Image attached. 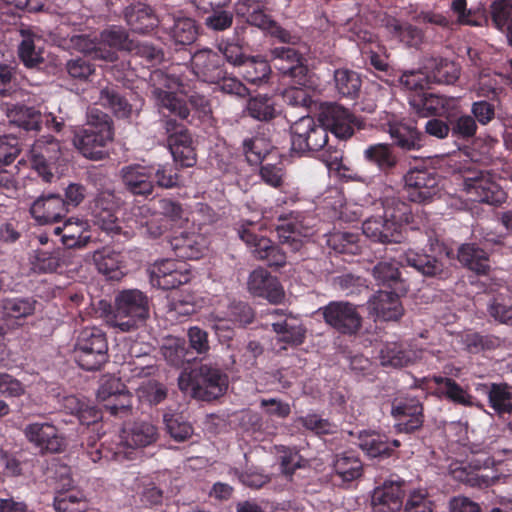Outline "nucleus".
<instances>
[{
  "mask_svg": "<svg viewBox=\"0 0 512 512\" xmlns=\"http://www.w3.org/2000/svg\"><path fill=\"white\" fill-rule=\"evenodd\" d=\"M400 83L408 90L416 94L429 87L432 83L429 72L424 69V63L418 70L405 71L400 77Z\"/></svg>",
  "mask_w": 512,
  "mask_h": 512,
  "instance_id": "61",
  "label": "nucleus"
},
{
  "mask_svg": "<svg viewBox=\"0 0 512 512\" xmlns=\"http://www.w3.org/2000/svg\"><path fill=\"white\" fill-rule=\"evenodd\" d=\"M400 263L414 268L424 276L435 277L443 273V264L435 257L414 250L405 252Z\"/></svg>",
  "mask_w": 512,
  "mask_h": 512,
  "instance_id": "39",
  "label": "nucleus"
},
{
  "mask_svg": "<svg viewBox=\"0 0 512 512\" xmlns=\"http://www.w3.org/2000/svg\"><path fill=\"white\" fill-rule=\"evenodd\" d=\"M466 349L471 353H478L484 350H493L500 346V338L492 335H480L478 333H467L463 337Z\"/></svg>",
  "mask_w": 512,
  "mask_h": 512,
  "instance_id": "62",
  "label": "nucleus"
},
{
  "mask_svg": "<svg viewBox=\"0 0 512 512\" xmlns=\"http://www.w3.org/2000/svg\"><path fill=\"white\" fill-rule=\"evenodd\" d=\"M123 388L119 379L110 378L105 381L98 390L97 397L102 401L115 398V400H110L105 404V408L112 415L116 416L121 413H127L131 406L129 396L123 393Z\"/></svg>",
  "mask_w": 512,
  "mask_h": 512,
  "instance_id": "31",
  "label": "nucleus"
},
{
  "mask_svg": "<svg viewBox=\"0 0 512 512\" xmlns=\"http://www.w3.org/2000/svg\"><path fill=\"white\" fill-rule=\"evenodd\" d=\"M112 138L113 133L108 117L102 114L100 122L77 133L73 143L84 157L99 160L104 156L103 148Z\"/></svg>",
  "mask_w": 512,
  "mask_h": 512,
  "instance_id": "9",
  "label": "nucleus"
},
{
  "mask_svg": "<svg viewBox=\"0 0 512 512\" xmlns=\"http://www.w3.org/2000/svg\"><path fill=\"white\" fill-rule=\"evenodd\" d=\"M382 366L404 367L422 357V351L408 349L402 343H388L380 350Z\"/></svg>",
  "mask_w": 512,
  "mask_h": 512,
  "instance_id": "34",
  "label": "nucleus"
},
{
  "mask_svg": "<svg viewBox=\"0 0 512 512\" xmlns=\"http://www.w3.org/2000/svg\"><path fill=\"white\" fill-rule=\"evenodd\" d=\"M492 21L495 27L504 32L512 25V0H498L491 5Z\"/></svg>",
  "mask_w": 512,
  "mask_h": 512,
  "instance_id": "64",
  "label": "nucleus"
},
{
  "mask_svg": "<svg viewBox=\"0 0 512 512\" xmlns=\"http://www.w3.org/2000/svg\"><path fill=\"white\" fill-rule=\"evenodd\" d=\"M383 215H375L362 224L363 234L374 242H400L402 228L410 221L409 207L396 198H386L381 202Z\"/></svg>",
  "mask_w": 512,
  "mask_h": 512,
  "instance_id": "1",
  "label": "nucleus"
},
{
  "mask_svg": "<svg viewBox=\"0 0 512 512\" xmlns=\"http://www.w3.org/2000/svg\"><path fill=\"white\" fill-rule=\"evenodd\" d=\"M424 69H426V72H429L432 83L452 84L460 75V69L457 64L443 58H425Z\"/></svg>",
  "mask_w": 512,
  "mask_h": 512,
  "instance_id": "35",
  "label": "nucleus"
},
{
  "mask_svg": "<svg viewBox=\"0 0 512 512\" xmlns=\"http://www.w3.org/2000/svg\"><path fill=\"white\" fill-rule=\"evenodd\" d=\"M171 36L176 43L182 45L193 43L197 36L195 21L189 17H175L171 27Z\"/></svg>",
  "mask_w": 512,
  "mask_h": 512,
  "instance_id": "53",
  "label": "nucleus"
},
{
  "mask_svg": "<svg viewBox=\"0 0 512 512\" xmlns=\"http://www.w3.org/2000/svg\"><path fill=\"white\" fill-rule=\"evenodd\" d=\"M181 391L192 397L210 401L222 396L228 388V378L217 367L203 364L190 372H182L178 378Z\"/></svg>",
  "mask_w": 512,
  "mask_h": 512,
  "instance_id": "4",
  "label": "nucleus"
},
{
  "mask_svg": "<svg viewBox=\"0 0 512 512\" xmlns=\"http://www.w3.org/2000/svg\"><path fill=\"white\" fill-rule=\"evenodd\" d=\"M122 204V199L115 192L109 190L100 192L92 207L94 224L108 234H123L124 231H127L126 224L116 216V212Z\"/></svg>",
  "mask_w": 512,
  "mask_h": 512,
  "instance_id": "10",
  "label": "nucleus"
},
{
  "mask_svg": "<svg viewBox=\"0 0 512 512\" xmlns=\"http://www.w3.org/2000/svg\"><path fill=\"white\" fill-rule=\"evenodd\" d=\"M392 416L396 419L395 428L399 432L411 433L423 424V407L414 398L398 400L392 404Z\"/></svg>",
  "mask_w": 512,
  "mask_h": 512,
  "instance_id": "20",
  "label": "nucleus"
},
{
  "mask_svg": "<svg viewBox=\"0 0 512 512\" xmlns=\"http://www.w3.org/2000/svg\"><path fill=\"white\" fill-rule=\"evenodd\" d=\"M405 192L410 201L427 202L438 195V180L426 169H411L404 176Z\"/></svg>",
  "mask_w": 512,
  "mask_h": 512,
  "instance_id": "15",
  "label": "nucleus"
},
{
  "mask_svg": "<svg viewBox=\"0 0 512 512\" xmlns=\"http://www.w3.org/2000/svg\"><path fill=\"white\" fill-rule=\"evenodd\" d=\"M372 274L379 285L392 287L400 281L398 262L395 260L378 262L373 267Z\"/></svg>",
  "mask_w": 512,
  "mask_h": 512,
  "instance_id": "56",
  "label": "nucleus"
},
{
  "mask_svg": "<svg viewBox=\"0 0 512 512\" xmlns=\"http://www.w3.org/2000/svg\"><path fill=\"white\" fill-rule=\"evenodd\" d=\"M53 506L56 512H84L87 507L81 491L55 495Z\"/></svg>",
  "mask_w": 512,
  "mask_h": 512,
  "instance_id": "57",
  "label": "nucleus"
},
{
  "mask_svg": "<svg viewBox=\"0 0 512 512\" xmlns=\"http://www.w3.org/2000/svg\"><path fill=\"white\" fill-rule=\"evenodd\" d=\"M233 319L220 317L218 314L211 313L206 320L209 326L215 331L220 341H228L233 337V326L250 324L253 320L252 309L247 305L240 303L232 311Z\"/></svg>",
  "mask_w": 512,
  "mask_h": 512,
  "instance_id": "23",
  "label": "nucleus"
},
{
  "mask_svg": "<svg viewBox=\"0 0 512 512\" xmlns=\"http://www.w3.org/2000/svg\"><path fill=\"white\" fill-rule=\"evenodd\" d=\"M325 322L341 334H355L362 318L356 306L344 301H332L320 308Z\"/></svg>",
  "mask_w": 512,
  "mask_h": 512,
  "instance_id": "13",
  "label": "nucleus"
},
{
  "mask_svg": "<svg viewBox=\"0 0 512 512\" xmlns=\"http://www.w3.org/2000/svg\"><path fill=\"white\" fill-rule=\"evenodd\" d=\"M404 481L387 480L374 489L371 497L372 512H398L402 507Z\"/></svg>",
  "mask_w": 512,
  "mask_h": 512,
  "instance_id": "22",
  "label": "nucleus"
},
{
  "mask_svg": "<svg viewBox=\"0 0 512 512\" xmlns=\"http://www.w3.org/2000/svg\"><path fill=\"white\" fill-rule=\"evenodd\" d=\"M31 164L45 182L54 178L52 172L60 157V144L52 136L37 139L31 147Z\"/></svg>",
  "mask_w": 512,
  "mask_h": 512,
  "instance_id": "14",
  "label": "nucleus"
},
{
  "mask_svg": "<svg viewBox=\"0 0 512 512\" xmlns=\"http://www.w3.org/2000/svg\"><path fill=\"white\" fill-rule=\"evenodd\" d=\"M358 445L370 457H385L390 456L400 442L396 439L390 441L386 435L376 432H361Z\"/></svg>",
  "mask_w": 512,
  "mask_h": 512,
  "instance_id": "33",
  "label": "nucleus"
},
{
  "mask_svg": "<svg viewBox=\"0 0 512 512\" xmlns=\"http://www.w3.org/2000/svg\"><path fill=\"white\" fill-rule=\"evenodd\" d=\"M36 302L31 299H6L3 303V313L7 319H22L32 315Z\"/></svg>",
  "mask_w": 512,
  "mask_h": 512,
  "instance_id": "58",
  "label": "nucleus"
},
{
  "mask_svg": "<svg viewBox=\"0 0 512 512\" xmlns=\"http://www.w3.org/2000/svg\"><path fill=\"white\" fill-rule=\"evenodd\" d=\"M149 82L151 94L160 109H166L181 119L189 116L186 104L176 97V92L181 91V81L177 76L158 69L150 73Z\"/></svg>",
  "mask_w": 512,
  "mask_h": 512,
  "instance_id": "6",
  "label": "nucleus"
},
{
  "mask_svg": "<svg viewBox=\"0 0 512 512\" xmlns=\"http://www.w3.org/2000/svg\"><path fill=\"white\" fill-rule=\"evenodd\" d=\"M274 67L289 76L299 86L306 85L308 69L302 63L301 55L290 47H275L271 50Z\"/></svg>",
  "mask_w": 512,
  "mask_h": 512,
  "instance_id": "19",
  "label": "nucleus"
},
{
  "mask_svg": "<svg viewBox=\"0 0 512 512\" xmlns=\"http://www.w3.org/2000/svg\"><path fill=\"white\" fill-rule=\"evenodd\" d=\"M123 222L126 224L127 231L123 235L129 237L135 230L152 238H157L163 234L167 225L165 219L148 205H133L129 211L124 214Z\"/></svg>",
  "mask_w": 512,
  "mask_h": 512,
  "instance_id": "11",
  "label": "nucleus"
},
{
  "mask_svg": "<svg viewBox=\"0 0 512 512\" xmlns=\"http://www.w3.org/2000/svg\"><path fill=\"white\" fill-rule=\"evenodd\" d=\"M107 352L108 342L101 329L86 327L79 332L75 344V358L82 369H99L108 359Z\"/></svg>",
  "mask_w": 512,
  "mask_h": 512,
  "instance_id": "5",
  "label": "nucleus"
},
{
  "mask_svg": "<svg viewBox=\"0 0 512 512\" xmlns=\"http://www.w3.org/2000/svg\"><path fill=\"white\" fill-rule=\"evenodd\" d=\"M291 149L304 154L325 149L329 156L325 159L328 166L337 165L342 159V151L328 146V131L310 116H302L290 127Z\"/></svg>",
  "mask_w": 512,
  "mask_h": 512,
  "instance_id": "3",
  "label": "nucleus"
},
{
  "mask_svg": "<svg viewBox=\"0 0 512 512\" xmlns=\"http://www.w3.org/2000/svg\"><path fill=\"white\" fill-rule=\"evenodd\" d=\"M154 167L133 164L121 169V177L126 189L134 195L148 196L154 189Z\"/></svg>",
  "mask_w": 512,
  "mask_h": 512,
  "instance_id": "26",
  "label": "nucleus"
},
{
  "mask_svg": "<svg viewBox=\"0 0 512 512\" xmlns=\"http://www.w3.org/2000/svg\"><path fill=\"white\" fill-rule=\"evenodd\" d=\"M247 286L251 294L265 298L273 304L281 303L285 297L278 279L264 268H257L250 273Z\"/></svg>",
  "mask_w": 512,
  "mask_h": 512,
  "instance_id": "21",
  "label": "nucleus"
},
{
  "mask_svg": "<svg viewBox=\"0 0 512 512\" xmlns=\"http://www.w3.org/2000/svg\"><path fill=\"white\" fill-rule=\"evenodd\" d=\"M99 102L119 118H128L132 113V106L112 87H105L100 91Z\"/></svg>",
  "mask_w": 512,
  "mask_h": 512,
  "instance_id": "51",
  "label": "nucleus"
},
{
  "mask_svg": "<svg viewBox=\"0 0 512 512\" xmlns=\"http://www.w3.org/2000/svg\"><path fill=\"white\" fill-rule=\"evenodd\" d=\"M463 190L471 201L498 205L506 194L488 171L472 170L463 179Z\"/></svg>",
  "mask_w": 512,
  "mask_h": 512,
  "instance_id": "8",
  "label": "nucleus"
},
{
  "mask_svg": "<svg viewBox=\"0 0 512 512\" xmlns=\"http://www.w3.org/2000/svg\"><path fill=\"white\" fill-rule=\"evenodd\" d=\"M385 28L393 38L407 47L419 48L424 41L423 31L410 23L392 18L387 20Z\"/></svg>",
  "mask_w": 512,
  "mask_h": 512,
  "instance_id": "38",
  "label": "nucleus"
},
{
  "mask_svg": "<svg viewBox=\"0 0 512 512\" xmlns=\"http://www.w3.org/2000/svg\"><path fill=\"white\" fill-rule=\"evenodd\" d=\"M98 45L103 47V50L112 52L111 59H103L104 61L113 62L117 59L116 52L118 50L132 51L133 41L129 40L128 34L125 29L117 26H112L101 32L98 39Z\"/></svg>",
  "mask_w": 512,
  "mask_h": 512,
  "instance_id": "37",
  "label": "nucleus"
},
{
  "mask_svg": "<svg viewBox=\"0 0 512 512\" xmlns=\"http://www.w3.org/2000/svg\"><path fill=\"white\" fill-rule=\"evenodd\" d=\"M423 381H425L429 387H431L432 383L435 384L438 392L454 403L463 406L474 405L473 397L451 378L433 377L432 379H424Z\"/></svg>",
  "mask_w": 512,
  "mask_h": 512,
  "instance_id": "42",
  "label": "nucleus"
},
{
  "mask_svg": "<svg viewBox=\"0 0 512 512\" xmlns=\"http://www.w3.org/2000/svg\"><path fill=\"white\" fill-rule=\"evenodd\" d=\"M334 81L337 91L342 96L354 98L360 91L361 79L354 71L338 69L334 73Z\"/></svg>",
  "mask_w": 512,
  "mask_h": 512,
  "instance_id": "52",
  "label": "nucleus"
},
{
  "mask_svg": "<svg viewBox=\"0 0 512 512\" xmlns=\"http://www.w3.org/2000/svg\"><path fill=\"white\" fill-rule=\"evenodd\" d=\"M314 219L309 215L295 213L291 219L278 229L288 232V235L280 234L283 244L291 247V250L297 251L302 247L301 238H307L313 235Z\"/></svg>",
  "mask_w": 512,
  "mask_h": 512,
  "instance_id": "27",
  "label": "nucleus"
},
{
  "mask_svg": "<svg viewBox=\"0 0 512 512\" xmlns=\"http://www.w3.org/2000/svg\"><path fill=\"white\" fill-rule=\"evenodd\" d=\"M489 315L496 321L512 325V302L510 298L498 295L488 306Z\"/></svg>",
  "mask_w": 512,
  "mask_h": 512,
  "instance_id": "63",
  "label": "nucleus"
},
{
  "mask_svg": "<svg viewBox=\"0 0 512 512\" xmlns=\"http://www.w3.org/2000/svg\"><path fill=\"white\" fill-rule=\"evenodd\" d=\"M458 260L477 274H486L490 269L488 254L475 244H463L458 250Z\"/></svg>",
  "mask_w": 512,
  "mask_h": 512,
  "instance_id": "43",
  "label": "nucleus"
},
{
  "mask_svg": "<svg viewBox=\"0 0 512 512\" xmlns=\"http://www.w3.org/2000/svg\"><path fill=\"white\" fill-rule=\"evenodd\" d=\"M247 110L251 117L260 121H268L276 114L274 102L267 96L251 98L248 102Z\"/></svg>",
  "mask_w": 512,
  "mask_h": 512,
  "instance_id": "60",
  "label": "nucleus"
},
{
  "mask_svg": "<svg viewBox=\"0 0 512 512\" xmlns=\"http://www.w3.org/2000/svg\"><path fill=\"white\" fill-rule=\"evenodd\" d=\"M124 18L130 28L137 33H148L159 24L153 9L141 2L127 6L124 10Z\"/></svg>",
  "mask_w": 512,
  "mask_h": 512,
  "instance_id": "29",
  "label": "nucleus"
},
{
  "mask_svg": "<svg viewBox=\"0 0 512 512\" xmlns=\"http://www.w3.org/2000/svg\"><path fill=\"white\" fill-rule=\"evenodd\" d=\"M149 315V298L138 289H126L116 294L106 319L110 326L129 332L143 325Z\"/></svg>",
  "mask_w": 512,
  "mask_h": 512,
  "instance_id": "2",
  "label": "nucleus"
},
{
  "mask_svg": "<svg viewBox=\"0 0 512 512\" xmlns=\"http://www.w3.org/2000/svg\"><path fill=\"white\" fill-rule=\"evenodd\" d=\"M272 318V329L279 336V341L289 345H300L304 342L306 330L300 318L282 309L268 312Z\"/></svg>",
  "mask_w": 512,
  "mask_h": 512,
  "instance_id": "18",
  "label": "nucleus"
},
{
  "mask_svg": "<svg viewBox=\"0 0 512 512\" xmlns=\"http://www.w3.org/2000/svg\"><path fill=\"white\" fill-rule=\"evenodd\" d=\"M158 436V429L152 423L147 421L135 422L121 431L119 436L120 442L117 445L115 456L117 459H120L122 456L132 459L130 455L134 450L154 444Z\"/></svg>",
  "mask_w": 512,
  "mask_h": 512,
  "instance_id": "12",
  "label": "nucleus"
},
{
  "mask_svg": "<svg viewBox=\"0 0 512 512\" xmlns=\"http://www.w3.org/2000/svg\"><path fill=\"white\" fill-rule=\"evenodd\" d=\"M362 462L352 452H344L335 456L333 470L344 482L359 478L362 474Z\"/></svg>",
  "mask_w": 512,
  "mask_h": 512,
  "instance_id": "45",
  "label": "nucleus"
},
{
  "mask_svg": "<svg viewBox=\"0 0 512 512\" xmlns=\"http://www.w3.org/2000/svg\"><path fill=\"white\" fill-rule=\"evenodd\" d=\"M477 390H482L488 395L490 406L498 414L512 412V387L508 384H480Z\"/></svg>",
  "mask_w": 512,
  "mask_h": 512,
  "instance_id": "40",
  "label": "nucleus"
},
{
  "mask_svg": "<svg viewBox=\"0 0 512 512\" xmlns=\"http://www.w3.org/2000/svg\"><path fill=\"white\" fill-rule=\"evenodd\" d=\"M368 309L377 318L385 321L398 320L403 314V308L395 290L378 291L368 301Z\"/></svg>",
  "mask_w": 512,
  "mask_h": 512,
  "instance_id": "28",
  "label": "nucleus"
},
{
  "mask_svg": "<svg viewBox=\"0 0 512 512\" xmlns=\"http://www.w3.org/2000/svg\"><path fill=\"white\" fill-rule=\"evenodd\" d=\"M363 156L367 162L375 164L382 172L391 170L397 164V157L387 144L370 145L364 150Z\"/></svg>",
  "mask_w": 512,
  "mask_h": 512,
  "instance_id": "48",
  "label": "nucleus"
},
{
  "mask_svg": "<svg viewBox=\"0 0 512 512\" xmlns=\"http://www.w3.org/2000/svg\"><path fill=\"white\" fill-rule=\"evenodd\" d=\"M191 61L193 72L200 80L216 83L223 78L222 58L217 52L211 49L198 50Z\"/></svg>",
  "mask_w": 512,
  "mask_h": 512,
  "instance_id": "25",
  "label": "nucleus"
},
{
  "mask_svg": "<svg viewBox=\"0 0 512 512\" xmlns=\"http://www.w3.org/2000/svg\"><path fill=\"white\" fill-rule=\"evenodd\" d=\"M2 110L6 113L9 122L25 130H38L41 123V113L33 107L3 103Z\"/></svg>",
  "mask_w": 512,
  "mask_h": 512,
  "instance_id": "36",
  "label": "nucleus"
},
{
  "mask_svg": "<svg viewBox=\"0 0 512 512\" xmlns=\"http://www.w3.org/2000/svg\"><path fill=\"white\" fill-rule=\"evenodd\" d=\"M18 56L28 68L37 67L43 62L42 38L31 29H20Z\"/></svg>",
  "mask_w": 512,
  "mask_h": 512,
  "instance_id": "30",
  "label": "nucleus"
},
{
  "mask_svg": "<svg viewBox=\"0 0 512 512\" xmlns=\"http://www.w3.org/2000/svg\"><path fill=\"white\" fill-rule=\"evenodd\" d=\"M155 372L156 366L153 363V359L147 355L124 363L120 369V374L126 381L149 377Z\"/></svg>",
  "mask_w": 512,
  "mask_h": 512,
  "instance_id": "50",
  "label": "nucleus"
},
{
  "mask_svg": "<svg viewBox=\"0 0 512 512\" xmlns=\"http://www.w3.org/2000/svg\"><path fill=\"white\" fill-rule=\"evenodd\" d=\"M389 133L394 143L404 150H418L423 146L422 134L413 126L397 124L390 126Z\"/></svg>",
  "mask_w": 512,
  "mask_h": 512,
  "instance_id": "47",
  "label": "nucleus"
},
{
  "mask_svg": "<svg viewBox=\"0 0 512 512\" xmlns=\"http://www.w3.org/2000/svg\"><path fill=\"white\" fill-rule=\"evenodd\" d=\"M66 252L55 250H36L31 255V266L38 273H51L65 263Z\"/></svg>",
  "mask_w": 512,
  "mask_h": 512,
  "instance_id": "49",
  "label": "nucleus"
},
{
  "mask_svg": "<svg viewBox=\"0 0 512 512\" xmlns=\"http://www.w3.org/2000/svg\"><path fill=\"white\" fill-rule=\"evenodd\" d=\"M26 440L40 452H60L64 439L51 422H32L23 429Z\"/></svg>",
  "mask_w": 512,
  "mask_h": 512,
  "instance_id": "16",
  "label": "nucleus"
},
{
  "mask_svg": "<svg viewBox=\"0 0 512 512\" xmlns=\"http://www.w3.org/2000/svg\"><path fill=\"white\" fill-rule=\"evenodd\" d=\"M72 48L84 54H91L95 59H111L112 52L103 50V47L98 45L97 38H90L88 35H74L70 39Z\"/></svg>",
  "mask_w": 512,
  "mask_h": 512,
  "instance_id": "55",
  "label": "nucleus"
},
{
  "mask_svg": "<svg viewBox=\"0 0 512 512\" xmlns=\"http://www.w3.org/2000/svg\"><path fill=\"white\" fill-rule=\"evenodd\" d=\"M87 223L72 219L67 220L62 227L58 226L53 229L56 235H61V242L69 249L75 247H83L89 241V236L85 235Z\"/></svg>",
  "mask_w": 512,
  "mask_h": 512,
  "instance_id": "41",
  "label": "nucleus"
},
{
  "mask_svg": "<svg viewBox=\"0 0 512 512\" xmlns=\"http://www.w3.org/2000/svg\"><path fill=\"white\" fill-rule=\"evenodd\" d=\"M262 227L261 223L246 220L238 227L237 231L240 239L246 243L257 259L265 260L269 266L285 265V253L270 239L256 233V230H260Z\"/></svg>",
  "mask_w": 512,
  "mask_h": 512,
  "instance_id": "7",
  "label": "nucleus"
},
{
  "mask_svg": "<svg viewBox=\"0 0 512 512\" xmlns=\"http://www.w3.org/2000/svg\"><path fill=\"white\" fill-rule=\"evenodd\" d=\"M324 125L330 128L331 132L338 139L350 138L355 128H360L359 120L350 111L339 105H331L322 113Z\"/></svg>",
  "mask_w": 512,
  "mask_h": 512,
  "instance_id": "24",
  "label": "nucleus"
},
{
  "mask_svg": "<svg viewBox=\"0 0 512 512\" xmlns=\"http://www.w3.org/2000/svg\"><path fill=\"white\" fill-rule=\"evenodd\" d=\"M170 245L177 257L198 259L206 248V240L200 234L181 233L170 240Z\"/></svg>",
  "mask_w": 512,
  "mask_h": 512,
  "instance_id": "32",
  "label": "nucleus"
},
{
  "mask_svg": "<svg viewBox=\"0 0 512 512\" xmlns=\"http://www.w3.org/2000/svg\"><path fill=\"white\" fill-rule=\"evenodd\" d=\"M409 104L420 117H432L443 114L446 100L435 94L418 93L410 97Z\"/></svg>",
  "mask_w": 512,
  "mask_h": 512,
  "instance_id": "44",
  "label": "nucleus"
},
{
  "mask_svg": "<svg viewBox=\"0 0 512 512\" xmlns=\"http://www.w3.org/2000/svg\"><path fill=\"white\" fill-rule=\"evenodd\" d=\"M241 68V73L244 79L252 84H258L265 81L271 71L266 60L256 57L247 58Z\"/></svg>",
  "mask_w": 512,
  "mask_h": 512,
  "instance_id": "54",
  "label": "nucleus"
},
{
  "mask_svg": "<svg viewBox=\"0 0 512 512\" xmlns=\"http://www.w3.org/2000/svg\"><path fill=\"white\" fill-rule=\"evenodd\" d=\"M163 420L167 432L174 440L178 442L185 441L193 433L191 425L188 422L184 421L180 414L165 413L163 416Z\"/></svg>",
  "mask_w": 512,
  "mask_h": 512,
  "instance_id": "59",
  "label": "nucleus"
},
{
  "mask_svg": "<svg viewBox=\"0 0 512 512\" xmlns=\"http://www.w3.org/2000/svg\"><path fill=\"white\" fill-rule=\"evenodd\" d=\"M93 261L98 271L111 279H117L123 274L120 271L122 256L108 247L95 251Z\"/></svg>",
  "mask_w": 512,
  "mask_h": 512,
  "instance_id": "46",
  "label": "nucleus"
},
{
  "mask_svg": "<svg viewBox=\"0 0 512 512\" xmlns=\"http://www.w3.org/2000/svg\"><path fill=\"white\" fill-rule=\"evenodd\" d=\"M30 213L38 224L55 223L68 214L67 203L58 193H43L32 202Z\"/></svg>",
  "mask_w": 512,
  "mask_h": 512,
  "instance_id": "17",
  "label": "nucleus"
}]
</instances>
